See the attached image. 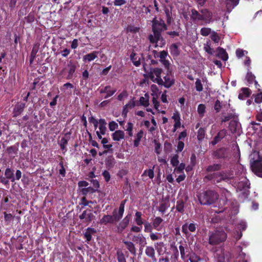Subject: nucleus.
Instances as JSON below:
<instances>
[{
    "label": "nucleus",
    "mask_w": 262,
    "mask_h": 262,
    "mask_svg": "<svg viewBox=\"0 0 262 262\" xmlns=\"http://www.w3.org/2000/svg\"><path fill=\"white\" fill-rule=\"evenodd\" d=\"M237 226L240 230H245L247 228V224L243 220H239L237 223Z\"/></svg>",
    "instance_id": "41"
},
{
    "label": "nucleus",
    "mask_w": 262,
    "mask_h": 262,
    "mask_svg": "<svg viewBox=\"0 0 262 262\" xmlns=\"http://www.w3.org/2000/svg\"><path fill=\"white\" fill-rule=\"evenodd\" d=\"M124 205L125 202H123L121 203L119 206V210L118 213L117 210H114L113 212V215H105L100 220V223L101 224L106 225L107 224H114L120 220L123 216V214L124 211Z\"/></svg>",
    "instance_id": "2"
},
{
    "label": "nucleus",
    "mask_w": 262,
    "mask_h": 262,
    "mask_svg": "<svg viewBox=\"0 0 262 262\" xmlns=\"http://www.w3.org/2000/svg\"><path fill=\"white\" fill-rule=\"evenodd\" d=\"M160 61L162 63V64L164 66V67L167 70H169V62L166 58H161L160 59Z\"/></svg>",
    "instance_id": "59"
},
{
    "label": "nucleus",
    "mask_w": 262,
    "mask_h": 262,
    "mask_svg": "<svg viewBox=\"0 0 262 262\" xmlns=\"http://www.w3.org/2000/svg\"><path fill=\"white\" fill-rule=\"evenodd\" d=\"M217 56L221 58L223 60H227L228 58V54L226 53V51L221 48H219L217 49Z\"/></svg>",
    "instance_id": "22"
},
{
    "label": "nucleus",
    "mask_w": 262,
    "mask_h": 262,
    "mask_svg": "<svg viewBox=\"0 0 262 262\" xmlns=\"http://www.w3.org/2000/svg\"><path fill=\"white\" fill-rule=\"evenodd\" d=\"M246 54L247 52L242 49H238L236 50V55L238 58L244 56Z\"/></svg>",
    "instance_id": "54"
},
{
    "label": "nucleus",
    "mask_w": 262,
    "mask_h": 262,
    "mask_svg": "<svg viewBox=\"0 0 262 262\" xmlns=\"http://www.w3.org/2000/svg\"><path fill=\"white\" fill-rule=\"evenodd\" d=\"M133 241L139 243L142 246H144L146 244V239L142 234L134 236Z\"/></svg>",
    "instance_id": "29"
},
{
    "label": "nucleus",
    "mask_w": 262,
    "mask_h": 262,
    "mask_svg": "<svg viewBox=\"0 0 262 262\" xmlns=\"http://www.w3.org/2000/svg\"><path fill=\"white\" fill-rule=\"evenodd\" d=\"M156 249L157 252L160 254L161 252H162V248L164 246V244L163 242L157 243L155 245Z\"/></svg>",
    "instance_id": "58"
},
{
    "label": "nucleus",
    "mask_w": 262,
    "mask_h": 262,
    "mask_svg": "<svg viewBox=\"0 0 262 262\" xmlns=\"http://www.w3.org/2000/svg\"><path fill=\"white\" fill-rule=\"evenodd\" d=\"M226 134L227 130L225 129H222L218 133L217 135L215 137H216V139H219L221 140L226 135Z\"/></svg>",
    "instance_id": "52"
},
{
    "label": "nucleus",
    "mask_w": 262,
    "mask_h": 262,
    "mask_svg": "<svg viewBox=\"0 0 262 262\" xmlns=\"http://www.w3.org/2000/svg\"><path fill=\"white\" fill-rule=\"evenodd\" d=\"M25 104L23 103L16 104L14 108V111L15 112L16 114L17 115L20 114L25 108Z\"/></svg>",
    "instance_id": "36"
},
{
    "label": "nucleus",
    "mask_w": 262,
    "mask_h": 262,
    "mask_svg": "<svg viewBox=\"0 0 262 262\" xmlns=\"http://www.w3.org/2000/svg\"><path fill=\"white\" fill-rule=\"evenodd\" d=\"M146 255L151 258L152 260L154 262L157 261L155 256V251L154 248L151 246L146 247L145 251Z\"/></svg>",
    "instance_id": "18"
},
{
    "label": "nucleus",
    "mask_w": 262,
    "mask_h": 262,
    "mask_svg": "<svg viewBox=\"0 0 262 262\" xmlns=\"http://www.w3.org/2000/svg\"><path fill=\"white\" fill-rule=\"evenodd\" d=\"M130 220V215H127L123 220L117 226V231L121 233L125 228L128 226Z\"/></svg>",
    "instance_id": "12"
},
{
    "label": "nucleus",
    "mask_w": 262,
    "mask_h": 262,
    "mask_svg": "<svg viewBox=\"0 0 262 262\" xmlns=\"http://www.w3.org/2000/svg\"><path fill=\"white\" fill-rule=\"evenodd\" d=\"M134 126V124L133 123L130 122H127V124L126 125V128H125V130L127 132V133L128 134V136L129 137H132L133 136Z\"/></svg>",
    "instance_id": "28"
},
{
    "label": "nucleus",
    "mask_w": 262,
    "mask_h": 262,
    "mask_svg": "<svg viewBox=\"0 0 262 262\" xmlns=\"http://www.w3.org/2000/svg\"><path fill=\"white\" fill-rule=\"evenodd\" d=\"M189 260L190 262H200L201 258L195 254L193 253L190 255Z\"/></svg>",
    "instance_id": "51"
},
{
    "label": "nucleus",
    "mask_w": 262,
    "mask_h": 262,
    "mask_svg": "<svg viewBox=\"0 0 262 262\" xmlns=\"http://www.w3.org/2000/svg\"><path fill=\"white\" fill-rule=\"evenodd\" d=\"M116 90H111V88L110 85L106 86L103 89L101 90V93H106V96L104 97L107 98L113 95L116 92Z\"/></svg>",
    "instance_id": "19"
},
{
    "label": "nucleus",
    "mask_w": 262,
    "mask_h": 262,
    "mask_svg": "<svg viewBox=\"0 0 262 262\" xmlns=\"http://www.w3.org/2000/svg\"><path fill=\"white\" fill-rule=\"evenodd\" d=\"M195 86L196 90L198 92H201L203 91V88L202 84L201 81L200 79H197L195 82Z\"/></svg>",
    "instance_id": "47"
},
{
    "label": "nucleus",
    "mask_w": 262,
    "mask_h": 262,
    "mask_svg": "<svg viewBox=\"0 0 262 262\" xmlns=\"http://www.w3.org/2000/svg\"><path fill=\"white\" fill-rule=\"evenodd\" d=\"M170 53L174 56H177L179 55V52L178 47L176 44H172L170 46Z\"/></svg>",
    "instance_id": "38"
},
{
    "label": "nucleus",
    "mask_w": 262,
    "mask_h": 262,
    "mask_svg": "<svg viewBox=\"0 0 262 262\" xmlns=\"http://www.w3.org/2000/svg\"><path fill=\"white\" fill-rule=\"evenodd\" d=\"M185 164L182 163L179 166H176V167L174 168V171H177L178 172H182L183 170L185 169Z\"/></svg>",
    "instance_id": "61"
},
{
    "label": "nucleus",
    "mask_w": 262,
    "mask_h": 262,
    "mask_svg": "<svg viewBox=\"0 0 262 262\" xmlns=\"http://www.w3.org/2000/svg\"><path fill=\"white\" fill-rule=\"evenodd\" d=\"M238 207L235 205L232 206L231 208H230L228 210V211L227 212V214L229 215H235L238 213Z\"/></svg>",
    "instance_id": "39"
},
{
    "label": "nucleus",
    "mask_w": 262,
    "mask_h": 262,
    "mask_svg": "<svg viewBox=\"0 0 262 262\" xmlns=\"http://www.w3.org/2000/svg\"><path fill=\"white\" fill-rule=\"evenodd\" d=\"M222 176L223 181L226 182H228L234 178V174L231 171L222 172Z\"/></svg>",
    "instance_id": "25"
},
{
    "label": "nucleus",
    "mask_w": 262,
    "mask_h": 262,
    "mask_svg": "<svg viewBox=\"0 0 262 262\" xmlns=\"http://www.w3.org/2000/svg\"><path fill=\"white\" fill-rule=\"evenodd\" d=\"M179 161L178 160V156L177 155H174L171 157L170 160L171 164L174 166L176 167L178 165Z\"/></svg>",
    "instance_id": "46"
},
{
    "label": "nucleus",
    "mask_w": 262,
    "mask_h": 262,
    "mask_svg": "<svg viewBox=\"0 0 262 262\" xmlns=\"http://www.w3.org/2000/svg\"><path fill=\"white\" fill-rule=\"evenodd\" d=\"M176 209L179 212H183L184 210V203L182 201H178Z\"/></svg>",
    "instance_id": "55"
},
{
    "label": "nucleus",
    "mask_w": 262,
    "mask_h": 262,
    "mask_svg": "<svg viewBox=\"0 0 262 262\" xmlns=\"http://www.w3.org/2000/svg\"><path fill=\"white\" fill-rule=\"evenodd\" d=\"M172 119L174 121L173 132H175L180 127L181 123V116L180 113L178 111H176L172 116Z\"/></svg>",
    "instance_id": "9"
},
{
    "label": "nucleus",
    "mask_w": 262,
    "mask_h": 262,
    "mask_svg": "<svg viewBox=\"0 0 262 262\" xmlns=\"http://www.w3.org/2000/svg\"><path fill=\"white\" fill-rule=\"evenodd\" d=\"M150 89L152 92L151 95L152 96L158 97L159 94V90L157 86L155 84H152L150 86Z\"/></svg>",
    "instance_id": "40"
},
{
    "label": "nucleus",
    "mask_w": 262,
    "mask_h": 262,
    "mask_svg": "<svg viewBox=\"0 0 262 262\" xmlns=\"http://www.w3.org/2000/svg\"><path fill=\"white\" fill-rule=\"evenodd\" d=\"M166 29V26L164 21L161 17H154L152 20V31L153 35L149 36V39L151 43H155V47H162L165 41L161 37L160 32Z\"/></svg>",
    "instance_id": "1"
},
{
    "label": "nucleus",
    "mask_w": 262,
    "mask_h": 262,
    "mask_svg": "<svg viewBox=\"0 0 262 262\" xmlns=\"http://www.w3.org/2000/svg\"><path fill=\"white\" fill-rule=\"evenodd\" d=\"M5 175L7 179L10 180L11 182L15 181V177L13 171L10 168H7L5 172Z\"/></svg>",
    "instance_id": "30"
},
{
    "label": "nucleus",
    "mask_w": 262,
    "mask_h": 262,
    "mask_svg": "<svg viewBox=\"0 0 262 262\" xmlns=\"http://www.w3.org/2000/svg\"><path fill=\"white\" fill-rule=\"evenodd\" d=\"M96 232L95 229L92 228H88L84 233V236L87 241H90L92 239V234Z\"/></svg>",
    "instance_id": "23"
},
{
    "label": "nucleus",
    "mask_w": 262,
    "mask_h": 262,
    "mask_svg": "<svg viewBox=\"0 0 262 262\" xmlns=\"http://www.w3.org/2000/svg\"><path fill=\"white\" fill-rule=\"evenodd\" d=\"M113 139L115 141H119L124 138V132L121 130H116L112 135Z\"/></svg>",
    "instance_id": "17"
},
{
    "label": "nucleus",
    "mask_w": 262,
    "mask_h": 262,
    "mask_svg": "<svg viewBox=\"0 0 262 262\" xmlns=\"http://www.w3.org/2000/svg\"><path fill=\"white\" fill-rule=\"evenodd\" d=\"M238 179H235V183L237 182ZM239 181L236 184L237 189L238 191L239 196L242 199H245L248 198L249 194V188L250 183L248 180L245 177H242L239 179Z\"/></svg>",
    "instance_id": "3"
},
{
    "label": "nucleus",
    "mask_w": 262,
    "mask_h": 262,
    "mask_svg": "<svg viewBox=\"0 0 262 262\" xmlns=\"http://www.w3.org/2000/svg\"><path fill=\"white\" fill-rule=\"evenodd\" d=\"M97 52L94 51L92 53L86 54L83 56V60L84 61L90 62L97 57Z\"/></svg>",
    "instance_id": "21"
},
{
    "label": "nucleus",
    "mask_w": 262,
    "mask_h": 262,
    "mask_svg": "<svg viewBox=\"0 0 262 262\" xmlns=\"http://www.w3.org/2000/svg\"><path fill=\"white\" fill-rule=\"evenodd\" d=\"M221 166L219 164H214L213 165H210L207 168V170L208 172H211L214 171L218 170L220 169Z\"/></svg>",
    "instance_id": "48"
},
{
    "label": "nucleus",
    "mask_w": 262,
    "mask_h": 262,
    "mask_svg": "<svg viewBox=\"0 0 262 262\" xmlns=\"http://www.w3.org/2000/svg\"><path fill=\"white\" fill-rule=\"evenodd\" d=\"M239 0H225V4L227 11L229 13L239 3Z\"/></svg>",
    "instance_id": "15"
},
{
    "label": "nucleus",
    "mask_w": 262,
    "mask_h": 262,
    "mask_svg": "<svg viewBox=\"0 0 262 262\" xmlns=\"http://www.w3.org/2000/svg\"><path fill=\"white\" fill-rule=\"evenodd\" d=\"M38 52V48L34 47L33 48V49L32 50L31 55H30V63H32L33 61V60L36 57V53Z\"/></svg>",
    "instance_id": "43"
},
{
    "label": "nucleus",
    "mask_w": 262,
    "mask_h": 262,
    "mask_svg": "<svg viewBox=\"0 0 262 262\" xmlns=\"http://www.w3.org/2000/svg\"><path fill=\"white\" fill-rule=\"evenodd\" d=\"M68 67L69 74L68 75L67 78L70 79L72 78L73 74L75 71L76 66L74 64L70 63L68 64Z\"/></svg>",
    "instance_id": "32"
},
{
    "label": "nucleus",
    "mask_w": 262,
    "mask_h": 262,
    "mask_svg": "<svg viewBox=\"0 0 262 262\" xmlns=\"http://www.w3.org/2000/svg\"><path fill=\"white\" fill-rule=\"evenodd\" d=\"M210 38L215 43H218L220 40V37L215 32H212L211 33Z\"/></svg>",
    "instance_id": "49"
},
{
    "label": "nucleus",
    "mask_w": 262,
    "mask_h": 262,
    "mask_svg": "<svg viewBox=\"0 0 262 262\" xmlns=\"http://www.w3.org/2000/svg\"><path fill=\"white\" fill-rule=\"evenodd\" d=\"M163 222V220L160 217H157L153 222L152 226L154 228L158 231H160L161 228L159 227L160 225Z\"/></svg>",
    "instance_id": "31"
},
{
    "label": "nucleus",
    "mask_w": 262,
    "mask_h": 262,
    "mask_svg": "<svg viewBox=\"0 0 262 262\" xmlns=\"http://www.w3.org/2000/svg\"><path fill=\"white\" fill-rule=\"evenodd\" d=\"M151 122L152 124V126H151L148 130L149 132H150V133H152V132H154V130H155V129H156L157 128V122L155 119V118L154 117H152L151 119Z\"/></svg>",
    "instance_id": "53"
},
{
    "label": "nucleus",
    "mask_w": 262,
    "mask_h": 262,
    "mask_svg": "<svg viewBox=\"0 0 262 262\" xmlns=\"http://www.w3.org/2000/svg\"><path fill=\"white\" fill-rule=\"evenodd\" d=\"M123 243L126 246L127 248L131 253H135L136 249L134 244L132 242L123 241Z\"/></svg>",
    "instance_id": "34"
},
{
    "label": "nucleus",
    "mask_w": 262,
    "mask_h": 262,
    "mask_svg": "<svg viewBox=\"0 0 262 262\" xmlns=\"http://www.w3.org/2000/svg\"><path fill=\"white\" fill-rule=\"evenodd\" d=\"M67 143H68V141L65 138H61V139L60 141L59 144H60V148L62 150H63L65 149L66 146L67 144Z\"/></svg>",
    "instance_id": "60"
},
{
    "label": "nucleus",
    "mask_w": 262,
    "mask_h": 262,
    "mask_svg": "<svg viewBox=\"0 0 262 262\" xmlns=\"http://www.w3.org/2000/svg\"><path fill=\"white\" fill-rule=\"evenodd\" d=\"M205 130L203 128H200L198 132L197 138L199 141H202L205 137Z\"/></svg>",
    "instance_id": "45"
},
{
    "label": "nucleus",
    "mask_w": 262,
    "mask_h": 262,
    "mask_svg": "<svg viewBox=\"0 0 262 262\" xmlns=\"http://www.w3.org/2000/svg\"><path fill=\"white\" fill-rule=\"evenodd\" d=\"M144 231L146 232H152V227L150 223L146 222L144 223Z\"/></svg>",
    "instance_id": "63"
},
{
    "label": "nucleus",
    "mask_w": 262,
    "mask_h": 262,
    "mask_svg": "<svg viewBox=\"0 0 262 262\" xmlns=\"http://www.w3.org/2000/svg\"><path fill=\"white\" fill-rule=\"evenodd\" d=\"M205 109L206 107L205 105L203 104H200L198 105V113L201 117L204 116V113L205 112Z\"/></svg>",
    "instance_id": "42"
},
{
    "label": "nucleus",
    "mask_w": 262,
    "mask_h": 262,
    "mask_svg": "<svg viewBox=\"0 0 262 262\" xmlns=\"http://www.w3.org/2000/svg\"><path fill=\"white\" fill-rule=\"evenodd\" d=\"M144 136V132L142 129H140L134 136V146L138 147L140 141Z\"/></svg>",
    "instance_id": "16"
},
{
    "label": "nucleus",
    "mask_w": 262,
    "mask_h": 262,
    "mask_svg": "<svg viewBox=\"0 0 262 262\" xmlns=\"http://www.w3.org/2000/svg\"><path fill=\"white\" fill-rule=\"evenodd\" d=\"M227 204V201L222 199L220 201V205L219 206V209L217 210H214V212L215 213H221L223 212L224 210H226L227 209V207H223L224 206H225L226 204Z\"/></svg>",
    "instance_id": "26"
},
{
    "label": "nucleus",
    "mask_w": 262,
    "mask_h": 262,
    "mask_svg": "<svg viewBox=\"0 0 262 262\" xmlns=\"http://www.w3.org/2000/svg\"><path fill=\"white\" fill-rule=\"evenodd\" d=\"M161 234L159 233H151L150 234V237L152 241H156L161 238Z\"/></svg>",
    "instance_id": "57"
},
{
    "label": "nucleus",
    "mask_w": 262,
    "mask_h": 262,
    "mask_svg": "<svg viewBox=\"0 0 262 262\" xmlns=\"http://www.w3.org/2000/svg\"><path fill=\"white\" fill-rule=\"evenodd\" d=\"M227 238L226 233L223 231H216L209 236V243L211 245L218 244L224 242Z\"/></svg>",
    "instance_id": "6"
},
{
    "label": "nucleus",
    "mask_w": 262,
    "mask_h": 262,
    "mask_svg": "<svg viewBox=\"0 0 262 262\" xmlns=\"http://www.w3.org/2000/svg\"><path fill=\"white\" fill-rule=\"evenodd\" d=\"M130 59L135 66L138 67L141 64V56L137 55L135 53H132Z\"/></svg>",
    "instance_id": "24"
},
{
    "label": "nucleus",
    "mask_w": 262,
    "mask_h": 262,
    "mask_svg": "<svg viewBox=\"0 0 262 262\" xmlns=\"http://www.w3.org/2000/svg\"><path fill=\"white\" fill-rule=\"evenodd\" d=\"M93 216L91 210H85L80 215L79 218L84 220V222L88 224L92 221Z\"/></svg>",
    "instance_id": "11"
},
{
    "label": "nucleus",
    "mask_w": 262,
    "mask_h": 262,
    "mask_svg": "<svg viewBox=\"0 0 262 262\" xmlns=\"http://www.w3.org/2000/svg\"><path fill=\"white\" fill-rule=\"evenodd\" d=\"M108 127L111 131H114L118 128V125L116 122L112 121L109 123Z\"/></svg>",
    "instance_id": "50"
},
{
    "label": "nucleus",
    "mask_w": 262,
    "mask_h": 262,
    "mask_svg": "<svg viewBox=\"0 0 262 262\" xmlns=\"http://www.w3.org/2000/svg\"><path fill=\"white\" fill-rule=\"evenodd\" d=\"M143 176H148L150 179H152L154 177V172L153 169H149L144 170Z\"/></svg>",
    "instance_id": "44"
},
{
    "label": "nucleus",
    "mask_w": 262,
    "mask_h": 262,
    "mask_svg": "<svg viewBox=\"0 0 262 262\" xmlns=\"http://www.w3.org/2000/svg\"><path fill=\"white\" fill-rule=\"evenodd\" d=\"M204 50L209 54H213V49L211 48V43L210 41H207L205 44H204Z\"/></svg>",
    "instance_id": "37"
},
{
    "label": "nucleus",
    "mask_w": 262,
    "mask_h": 262,
    "mask_svg": "<svg viewBox=\"0 0 262 262\" xmlns=\"http://www.w3.org/2000/svg\"><path fill=\"white\" fill-rule=\"evenodd\" d=\"M217 198V194L212 190L204 191L198 195L200 203L202 205L211 204Z\"/></svg>",
    "instance_id": "5"
},
{
    "label": "nucleus",
    "mask_w": 262,
    "mask_h": 262,
    "mask_svg": "<svg viewBox=\"0 0 262 262\" xmlns=\"http://www.w3.org/2000/svg\"><path fill=\"white\" fill-rule=\"evenodd\" d=\"M196 230V226L194 223L189 224H185L182 227V231L186 235L189 234V231L190 232H194Z\"/></svg>",
    "instance_id": "14"
},
{
    "label": "nucleus",
    "mask_w": 262,
    "mask_h": 262,
    "mask_svg": "<svg viewBox=\"0 0 262 262\" xmlns=\"http://www.w3.org/2000/svg\"><path fill=\"white\" fill-rule=\"evenodd\" d=\"M141 216L142 213L140 212H136L135 213V221L136 223L139 226H141L143 224Z\"/></svg>",
    "instance_id": "33"
},
{
    "label": "nucleus",
    "mask_w": 262,
    "mask_h": 262,
    "mask_svg": "<svg viewBox=\"0 0 262 262\" xmlns=\"http://www.w3.org/2000/svg\"><path fill=\"white\" fill-rule=\"evenodd\" d=\"M247 70L248 72L246 76V79L249 84H251L253 82V81H255V77L251 72L249 71V69H248Z\"/></svg>",
    "instance_id": "35"
},
{
    "label": "nucleus",
    "mask_w": 262,
    "mask_h": 262,
    "mask_svg": "<svg viewBox=\"0 0 262 262\" xmlns=\"http://www.w3.org/2000/svg\"><path fill=\"white\" fill-rule=\"evenodd\" d=\"M106 123L105 120L104 119H100L99 120L98 128H99V130H98V131L102 135H104L105 134V131L106 129Z\"/></svg>",
    "instance_id": "20"
},
{
    "label": "nucleus",
    "mask_w": 262,
    "mask_h": 262,
    "mask_svg": "<svg viewBox=\"0 0 262 262\" xmlns=\"http://www.w3.org/2000/svg\"><path fill=\"white\" fill-rule=\"evenodd\" d=\"M251 166L256 175L262 177V156H259L258 159L253 162L251 161Z\"/></svg>",
    "instance_id": "7"
},
{
    "label": "nucleus",
    "mask_w": 262,
    "mask_h": 262,
    "mask_svg": "<svg viewBox=\"0 0 262 262\" xmlns=\"http://www.w3.org/2000/svg\"><path fill=\"white\" fill-rule=\"evenodd\" d=\"M216 256L217 258L218 262H228L230 254L221 250L220 253L219 252H216Z\"/></svg>",
    "instance_id": "8"
},
{
    "label": "nucleus",
    "mask_w": 262,
    "mask_h": 262,
    "mask_svg": "<svg viewBox=\"0 0 262 262\" xmlns=\"http://www.w3.org/2000/svg\"><path fill=\"white\" fill-rule=\"evenodd\" d=\"M255 101L257 103H260L262 102V92H260L255 96Z\"/></svg>",
    "instance_id": "64"
},
{
    "label": "nucleus",
    "mask_w": 262,
    "mask_h": 262,
    "mask_svg": "<svg viewBox=\"0 0 262 262\" xmlns=\"http://www.w3.org/2000/svg\"><path fill=\"white\" fill-rule=\"evenodd\" d=\"M143 67L144 71L146 72V76L152 82L158 84L162 83V79L161 78L162 70L161 69L155 68H150L148 70L144 65Z\"/></svg>",
    "instance_id": "4"
},
{
    "label": "nucleus",
    "mask_w": 262,
    "mask_h": 262,
    "mask_svg": "<svg viewBox=\"0 0 262 262\" xmlns=\"http://www.w3.org/2000/svg\"><path fill=\"white\" fill-rule=\"evenodd\" d=\"M164 81L162 80V83L159 84V85H164L166 88H169L174 83L173 77L168 74L164 77Z\"/></svg>",
    "instance_id": "10"
},
{
    "label": "nucleus",
    "mask_w": 262,
    "mask_h": 262,
    "mask_svg": "<svg viewBox=\"0 0 262 262\" xmlns=\"http://www.w3.org/2000/svg\"><path fill=\"white\" fill-rule=\"evenodd\" d=\"M141 105L146 107L149 105V95L145 94L144 96L141 97L139 100Z\"/></svg>",
    "instance_id": "27"
},
{
    "label": "nucleus",
    "mask_w": 262,
    "mask_h": 262,
    "mask_svg": "<svg viewBox=\"0 0 262 262\" xmlns=\"http://www.w3.org/2000/svg\"><path fill=\"white\" fill-rule=\"evenodd\" d=\"M115 6H121L126 3L125 0H114L113 2Z\"/></svg>",
    "instance_id": "62"
},
{
    "label": "nucleus",
    "mask_w": 262,
    "mask_h": 262,
    "mask_svg": "<svg viewBox=\"0 0 262 262\" xmlns=\"http://www.w3.org/2000/svg\"><path fill=\"white\" fill-rule=\"evenodd\" d=\"M206 178L212 181L214 183H219L223 181L222 172H216L212 174L208 175L206 177Z\"/></svg>",
    "instance_id": "13"
},
{
    "label": "nucleus",
    "mask_w": 262,
    "mask_h": 262,
    "mask_svg": "<svg viewBox=\"0 0 262 262\" xmlns=\"http://www.w3.org/2000/svg\"><path fill=\"white\" fill-rule=\"evenodd\" d=\"M211 33V29L208 28H203L201 30V34L204 36H206Z\"/></svg>",
    "instance_id": "56"
}]
</instances>
